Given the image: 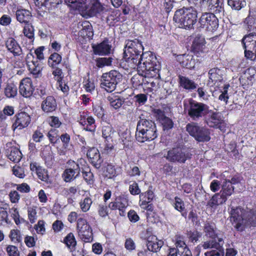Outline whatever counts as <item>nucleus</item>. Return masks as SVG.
<instances>
[{
	"label": "nucleus",
	"instance_id": "obj_50",
	"mask_svg": "<svg viewBox=\"0 0 256 256\" xmlns=\"http://www.w3.org/2000/svg\"><path fill=\"white\" fill-rule=\"evenodd\" d=\"M40 156L47 166L51 168L54 161V156L52 152L50 150H44L42 152Z\"/></svg>",
	"mask_w": 256,
	"mask_h": 256
},
{
	"label": "nucleus",
	"instance_id": "obj_38",
	"mask_svg": "<svg viewBox=\"0 0 256 256\" xmlns=\"http://www.w3.org/2000/svg\"><path fill=\"white\" fill-rule=\"evenodd\" d=\"M7 156L10 160L18 162L22 158V154L16 147H12L8 150Z\"/></svg>",
	"mask_w": 256,
	"mask_h": 256
},
{
	"label": "nucleus",
	"instance_id": "obj_62",
	"mask_svg": "<svg viewBox=\"0 0 256 256\" xmlns=\"http://www.w3.org/2000/svg\"><path fill=\"white\" fill-rule=\"evenodd\" d=\"M10 222L8 218V214L6 208H0V224H8Z\"/></svg>",
	"mask_w": 256,
	"mask_h": 256
},
{
	"label": "nucleus",
	"instance_id": "obj_57",
	"mask_svg": "<svg viewBox=\"0 0 256 256\" xmlns=\"http://www.w3.org/2000/svg\"><path fill=\"white\" fill-rule=\"evenodd\" d=\"M78 234L80 238L84 242H90L93 240L92 228H90V230H86L82 233L80 232Z\"/></svg>",
	"mask_w": 256,
	"mask_h": 256
},
{
	"label": "nucleus",
	"instance_id": "obj_19",
	"mask_svg": "<svg viewBox=\"0 0 256 256\" xmlns=\"http://www.w3.org/2000/svg\"><path fill=\"white\" fill-rule=\"evenodd\" d=\"M143 50L144 46L142 42L138 39L128 40L126 42L124 54L130 58L132 53L140 54Z\"/></svg>",
	"mask_w": 256,
	"mask_h": 256
},
{
	"label": "nucleus",
	"instance_id": "obj_1",
	"mask_svg": "<svg viewBox=\"0 0 256 256\" xmlns=\"http://www.w3.org/2000/svg\"><path fill=\"white\" fill-rule=\"evenodd\" d=\"M230 214V220L236 230H246L250 234L256 232V207L250 210L232 207Z\"/></svg>",
	"mask_w": 256,
	"mask_h": 256
},
{
	"label": "nucleus",
	"instance_id": "obj_28",
	"mask_svg": "<svg viewBox=\"0 0 256 256\" xmlns=\"http://www.w3.org/2000/svg\"><path fill=\"white\" fill-rule=\"evenodd\" d=\"M94 54L99 56L108 55L110 53L112 46L108 40H105L102 42L92 46Z\"/></svg>",
	"mask_w": 256,
	"mask_h": 256
},
{
	"label": "nucleus",
	"instance_id": "obj_52",
	"mask_svg": "<svg viewBox=\"0 0 256 256\" xmlns=\"http://www.w3.org/2000/svg\"><path fill=\"white\" fill-rule=\"evenodd\" d=\"M228 4L232 10H239L246 5V2L244 0H228Z\"/></svg>",
	"mask_w": 256,
	"mask_h": 256
},
{
	"label": "nucleus",
	"instance_id": "obj_15",
	"mask_svg": "<svg viewBox=\"0 0 256 256\" xmlns=\"http://www.w3.org/2000/svg\"><path fill=\"white\" fill-rule=\"evenodd\" d=\"M245 56L251 60L256 59V33L245 35L242 40Z\"/></svg>",
	"mask_w": 256,
	"mask_h": 256
},
{
	"label": "nucleus",
	"instance_id": "obj_56",
	"mask_svg": "<svg viewBox=\"0 0 256 256\" xmlns=\"http://www.w3.org/2000/svg\"><path fill=\"white\" fill-rule=\"evenodd\" d=\"M92 203V199L89 197H86L83 200H82L80 202V209L83 212H88Z\"/></svg>",
	"mask_w": 256,
	"mask_h": 256
},
{
	"label": "nucleus",
	"instance_id": "obj_48",
	"mask_svg": "<svg viewBox=\"0 0 256 256\" xmlns=\"http://www.w3.org/2000/svg\"><path fill=\"white\" fill-rule=\"evenodd\" d=\"M92 228L88 222L84 218H79L77 220L76 230L78 233L83 232L90 230Z\"/></svg>",
	"mask_w": 256,
	"mask_h": 256
},
{
	"label": "nucleus",
	"instance_id": "obj_8",
	"mask_svg": "<svg viewBox=\"0 0 256 256\" xmlns=\"http://www.w3.org/2000/svg\"><path fill=\"white\" fill-rule=\"evenodd\" d=\"M65 2L76 9L88 10L92 15L100 14L104 7L100 0H64Z\"/></svg>",
	"mask_w": 256,
	"mask_h": 256
},
{
	"label": "nucleus",
	"instance_id": "obj_55",
	"mask_svg": "<svg viewBox=\"0 0 256 256\" xmlns=\"http://www.w3.org/2000/svg\"><path fill=\"white\" fill-rule=\"evenodd\" d=\"M112 62V58H100L96 60V66L102 68L105 66H108L111 65Z\"/></svg>",
	"mask_w": 256,
	"mask_h": 256
},
{
	"label": "nucleus",
	"instance_id": "obj_47",
	"mask_svg": "<svg viewBox=\"0 0 256 256\" xmlns=\"http://www.w3.org/2000/svg\"><path fill=\"white\" fill-rule=\"evenodd\" d=\"M108 98L110 106L116 110L120 108L124 102L123 98L113 94L109 96Z\"/></svg>",
	"mask_w": 256,
	"mask_h": 256
},
{
	"label": "nucleus",
	"instance_id": "obj_13",
	"mask_svg": "<svg viewBox=\"0 0 256 256\" xmlns=\"http://www.w3.org/2000/svg\"><path fill=\"white\" fill-rule=\"evenodd\" d=\"M165 158L172 162L184 164L187 160L192 158V154L188 148L176 147L170 150Z\"/></svg>",
	"mask_w": 256,
	"mask_h": 256
},
{
	"label": "nucleus",
	"instance_id": "obj_26",
	"mask_svg": "<svg viewBox=\"0 0 256 256\" xmlns=\"http://www.w3.org/2000/svg\"><path fill=\"white\" fill-rule=\"evenodd\" d=\"M178 78L180 86L185 91L192 92L198 88V84L188 77L180 75Z\"/></svg>",
	"mask_w": 256,
	"mask_h": 256
},
{
	"label": "nucleus",
	"instance_id": "obj_7",
	"mask_svg": "<svg viewBox=\"0 0 256 256\" xmlns=\"http://www.w3.org/2000/svg\"><path fill=\"white\" fill-rule=\"evenodd\" d=\"M194 5L198 10L210 11L220 16L224 14V0H187Z\"/></svg>",
	"mask_w": 256,
	"mask_h": 256
},
{
	"label": "nucleus",
	"instance_id": "obj_21",
	"mask_svg": "<svg viewBox=\"0 0 256 256\" xmlns=\"http://www.w3.org/2000/svg\"><path fill=\"white\" fill-rule=\"evenodd\" d=\"M62 242L72 253V256H84L82 250L76 251L77 242L73 233L68 234L64 238Z\"/></svg>",
	"mask_w": 256,
	"mask_h": 256
},
{
	"label": "nucleus",
	"instance_id": "obj_4",
	"mask_svg": "<svg viewBox=\"0 0 256 256\" xmlns=\"http://www.w3.org/2000/svg\"><path fill=\"white\" fill-rule=\"evenodd\" d=\"M197 11L192 6L185 7L175 12L173 20L178 26L186 30L194 29L197 20Z\"/></svg>",
	"mask_w": 256,
	"mask_h": 256
},
{
	"label": "nucleus",
	"instance_id": "obj_17",
	"mask_svg": "<svg viewBox=\"0 0 256 256\" xmlns=\"http://www.w3.org/2000/svg\"><path fill=\"white\" fill-rule=\"evenodd\" d=\"M128 206V195L121 194L117 196L114 202H110L108 206L112 210H119L120 215L124 216L125 214L126 209Z\"/></svg>",
	"mask_w": 256,
	"mask_h": 256
},
{
	"label": "nucleus",
	"instance_id": "obj_9",
	"mask_svg": "<svg viewBox=\"0 0 256 256\" xmlns=\"http://www.w3.org/2000/svg\"><path fill=\"white\" fill-rule=\"evenodd\" d=\"M220 192L215 194L208 202V205L214 208L224 203L234 192V186L229 182V180H224L221 186Z\"/></svg>",
	"mask_w": 256,
	"mask_h": 256
},
{
	"label": "nucleus",
	"instance_id": "obj_44",
	"mask_svg": "<svg viewBox=\"0 0 256 256\" xmlns=\"http://www.w3.org/2000/svg\"><path fill=\"white\" fill-rule=\"evenodd\" d=\"M114 130L113 128L110 125L104 126L102 128V136L104 140L108 142L113 140V135Z\"/></svg>",
	"mask_w": 256,
	"mask_h": 256
},
{
	"label": "nucleus",
	"instance_id": "obj_60",
	"mask_svg": "<svg viewBox=\"0 0 256 256\" xmlns=\"http://www.w3.org/2000/svg\"><path fill=\"white\" fill-rule=\"evenodd\" d=\"M184 59L182 62V64L183 66L188 69H191L194 68V62L192 60V56H187L186 57L184 56Z\"/></svg>",
	"mask_w": 256,
	"mask_h": 256
},
{
	"label": "nucleus",
	"instance_id": "obj_14",
	"mask_svg": "<svg viewBox=\"0 0 256 256\" xmlns=\"http://www.w3.org/2000/svg\"><path fill=\"white\" fill-rule=\"evenodd\" d=\"M76 162L69 160L66 163V168L64 171L62 177L66 182H70L78 178L80 173V167L82 166V160Z\"/></svg>",
	"mask_w": 256,
	"mask_h": 256
},
{
	"label": "nucleus",
	"instance_id": "obj_33",
	"mask_svg": "<svg viewBox=\"0 0 256 256\" xmlns=\"http://www.w3.org/2000/svg\"><path fill=\"white\" fill-rule=\"evenodd\" d=\"M82 166L80 167V172H82V177L88 184H92L94 182V174L84 159H82Z\"/></svg>",
	"mask_w": 256,
	"mask_h": 256
},
{
	"label": "nucleus",
	"instance_id": "obj_10",
	"mask_svg": "<svg viewBox=\"0 0 256 256\" xmlns=\"http://www.w3.org/2000/svg\"><path fill=\"white\" fill-rule=\"evenodd\" d=\"M122 78V74L116 70L104 73L101 78L100 87L107 92H111L114 90Z\"/></svg>",
	"mask_w": 256,
	"mask_h": 256
},
{
	"label": "nucleus",
	"instance_id": "obj_37",
	"mask_svg": "<svg viewBox=\"0 0 256 256\" xmlns=\"http://www.w3.org/2000/svg\"><path fill=\"white\" fill-rule=\"evenodd\" d=\"M141 56V53L140 54L132 53V56L128 58V56L124 54V58L130 68H138L140 62Z\"/></svg>",
	"mask_w": 256,
	"mask_h": 256
},
{
	"label": "nucleus",
	"instance_id": "obj_31",
	"mask_svg": "<svg viewBox=\"0 0 256 256\" xmlns=\"http://www.w3.org/2000/svg\"><path fill=\"white\" fill-rule=\"evenodd\" d=\"M206 47V40L204 36L200 34L195 35L192 40V48L195 53L202 52Z\"/></svg>",
	"mask_w": 256,
	"mask_h": 256
},
{
	"label": "nucleus",
	"instance_id": "obj_49",
	"mask_svg": "<svg viewBox=\"0 0 256 256\" xmlns=\"http://www.w3.org/2000/svg\"><path fill=\"white\" fill-rule=\"evenodd\" d=\"M120 142L122 143L124 146H128V142L131 141V136L130 132L128 130H120L118 131Z\"/></svg>",
	"mask_w": 256,
	"mask_h": 256
},
{
	"label": "nucleus",
	"instance_id": "obj_16",
	"mask_svg": "<svg viewBox=\"0 0 256 256\" xmlns=\"http://www.w3.org/2000/svg\"><path fill=\"white\" fill-rule=\"evenodd\" d=\"M204 117V122L208 126L218 128L221 131L226 130V124L220 113L214 112L208 109V112Z\"/></svg>",
	"mask_w": 256,
	"mask_h": 256
},
{
	"label": "nucleus",
	"instance_id": "obj_18",
	"mask_svg": "<svg viewBox=\"0 0 256 256\" xmlns=\"http://www.w3.org/2000/svg\"><path fill=\"white\" fill-rule=\"evenodd\" d=\"M209 80L208 84L210 86L215 85L219 86L220 84H222L225 77V70L214 68H211L208 71Z\"/></svg>",
	"mask_w": 256,
	"mask_h": 256
},
{
	"label": "nucleus",
	"instance_id": "obj_2",
	"mask_svg": "<svg viewBox=\"0 0 256 256\" xmlns=\"http://www.w3.org/2000/svg\"><path fill=\"white\" fill-rule=\"evenodd\" d=\"M206 236L211 240L204 242L202 247L204 249L215 248L204 253L205 256H224V252L223 247L224 240L216 233L214 226L206 223L204 226Z\"/></svg>",
	"mask_w": 256,
	"mask_h": 256
},
{
	"label": "nucleus",
	"instance_id": "obj_6",
	"mask_svg": "<svg viewBox=\"0 0 256 256\" xmlns=\"http://www.w3.org/2000/svg\"><path fill=\"white\" fill-rule=\"evenodd\" d=\"M184 112L194 120H198L205 116L208 112L209 106L203 103L198 102L192 98H186L184 100Z\"/></svg>",
	"mask_w": 256,
	"mask_h": 256
},
{
	"label": "nucleus",
	"instance_id": "obj_46",
	"mask_svg": "<svg viewBox=\"0 0 256 256\" xmlns=\"http://www.w3.org/2000/svg\"><path fill=\"white\" fill-rule=\"evenodd\" d=\"M17 87L14 83H8L4 88V94L8 98H12L17 94Z\"/></svg>",
	"mask_w": 256,
	"mask_h": 256
},
{
	"label": "nucleus",
	"instance_id": "obj_29",
	"mask_svg": "<svg viewBox=\"0 0 256 256\" xmlns=\"http://www.w3.org/2000/svg\"><path fill=\"white\" fill-rule=\"evenodd\" d=\"M146 77H147L146 80L145 81V84L144 87V91L147 92H156L157 90L159 88V82L160 75L159 74V76H154V77H149L147 76L144 74Z\"/></svg>",
	"mask_w": 256,
	"mask_h": 256
},
{
	"label": "nucleus",
	"instance_id": "obj_32",
	"mask_svg": "<svg viewBox=\"0 0 256 256\" xmlns=\"http://www.w3.org/2000/svg\"><path fill=\"white\" fill-rule=\"evenodd\" d=\"M16 16L18 22L25 25L30 23L32 16L28 10L18 8L16 12Z\"/></svg>",
	"mask_w": 256,
	"mask_h": 256
},
{
	"label": "nucleus",
	"instance_id": "obj_22",
	"mask_svg": "<svg viewBox=\"0 0 256 256\" xmlns=\"http://www.w3.org/2000/svg\"><path fill=\"white\" fill-rule=\"evenodd\" d=\"M5 44L8 52L12 54L14 57L24 56L21 46L14 38H8L6 41Z\"/></svg>",
	"mask_w": 256,
	"mask_h": 256
},
{
	"label": "nucleus",
	"instance_id": "obj_36",
	"mask_svg": "<svg viewBox=\"0 0 256 256\" xmlns=\"http://www.w3.org/2000/svg\"><path fill=\"white\" fill-rule=\"evenodd\" d=\"M244 23L248 31L256 30V10H250L249 14L245 19Z\"/></svg>",
	"mask_w": 256,
	"mask_h": 256
},
{
	"label": "nucleus",
	"instance_id": "obj_51",
	"mask_svg": "<svg viewBox=\"0 0 256 256\" xmlns=\"http://www.w3.org/2000/svg\"><path fill=\"white\" fill-rule=\"evenodd\" d=\"M116 150L113 140H112V141L108 142L104 140V154L112 156H115Z\"/></svg>",
	"mask_w": 256,
	"mask_h": 256
},
{
	"label": "nucleus",
	"instance_id": "obj_12",
	"mask_svg": "<svg viewBox=\"0 0 256 256\" xmlns=\"http://www.w3.org/2000/svg\"><path fill=\"white\" fill-rule=\"evenodd\" d=\"M209 12H204L198 20V28L207 32L216 31L218 27V16L221 17L215 12L209 11Z\"/></svg>",
	"mask_w": 256,
	"mask_h": 256
},
{
	"label": "nucleus",
	"instance_id": "obj_27",
	"mask_svg": "<svg viewBox=\"0 0 256 256\" xmlns=\"http://www.w3.org/2000/svg\"><path fill=\"white\" fill-rule=\"evenodd\" d=\"M30 120V117L27 113L25 112L18 113L16 115V118L12 125V127L14 130L16 128L22 130L28 126Z\"/></svg>",
	"mask_w": 256,
	"mask_h": 256
},
{
	"label": "nucleus",
	"instance_id": "obj_64",
	"mask_svg": "<svg viewBox=\"0 0 256 256\" xmlns=\"http://www.w3.org/2000/svg\"><path fill=\"white\" fill-rule=\"evenodd\" d=\"M84 86L86 90L92 93L94 90L95 85L94 80L89 78L86 79L84 81Z\"/></svg>",
	"mask_w": 256,
	"mask_h": 256
},
{
	"label": "nucleus",
	"instance_id": "obj_11",
	"mask_svg": "<svg viewBox=\"0 0 256 256\" xmlns=\"http://www.w3.org/2000/svg\"><path fill=\"white\" fill-rule=\"evenodd\" d=\"M186 128L188 134L198 142H208L210 140V130L206 126L192 122L188 124Z\"/></svg>",
	"mask_w": 256,
	"mask_h": 256
},
{
	"label": "nucleus",
	"instance_id": "obj_30",
	"mask_svg": "<svg viewBox=\"0 0 256 256\" xmlns=\"http://www.w3.org/2000/svg\"><path fill=\"white\" fill-rule=\"evenodd\" d=\"M163 245L164 242L162 240H158L155 236H150L147 238V248L148 250L152 252H158Z\"/></svg>",
	"mask_w": 256,
	"mask_h": 256
},
{
	"label": "nucleus",
	"instance_id": "obj_45",
	"mask_svg": "<svg viewBox=\"0 0 256 256\" xmlns=\"http://www.w3.org/2000/svg\"><path fill=\"white\" fill-rule=\"evenodd\" d=\"M62 60V56L55 52L50 55L48 60V64L52 68H56V66H58L60 64Z\"/></svg>",
	"mask_w": 256,
	"mask_h": 256
},
{
	"label": "nucleus",
	"instance_id": "obj_34",
	"mask_svg": "<svg viewBox=\"0 0 256 256\" xmlns=\"http://www.w3.org/2000/svg\"><path fill=\"white\" fill-rule=\"evenodd\" d=\"M42 109L45 112H51L54 111L57 104L54 96H48L42 103Z\"/></svg>",
	"mask_w": 256,
	"mask_h": 256
},
{
	"label": "nucleus",
	"instance_id": "obj_24",
	"mask_svg": "<svg viewBox=\"0 0 256 256\" xmlns=\"http://www.w3.org/2000/svg\"><path fill=\"white\" fill-rule=\"evenodd\" d=\"M155 116L162 126L164 130H169L174 126L172 120L165 116L164 112L160 109L154 110Z\"/></svg>",
	"mask_w": 256,
	"mask_h": 256
},
{
	"label": "nucleus",
	"instance_id": "obj_40",
	"mask_svg": "<svg viewBox=\"0 0 256 256\" xmlns=\"http://www.w3.org/2000/svg\"><path fill=\"white\" fill-rule=\"evenodd\" d=\"M28 67L30 71L35 76V78H38L41 75L42 69V64L37 60H32V62L28 64Z\"/></svg>",
	"mask_w": 256,
	"mask_h": 256
},
{
	"label": "nucleus",
	"instance_id": "obj_58",
	"mask_svg": "<svg viewBox=\"0 0 256 256\" xmlns=\"http://www.w3.org/2000/svg\"><path fill=\"white\" fill-rule=\"evenodd\" d=\"M254 78L253 76H250V74L246 71L239 78L240 84L243 86L250 84L252 80Z\"/></svg>",
	"mask_w": 256,
	"mask_h": 256
},
{
	"label": "nucleus",
	"instance_id": "obj_43",
	"mask_svg": "<svg viewBox=\"0 0 256 256\" xmlns=\"http://www.w3.org/2000/svg\"><path fill=\"white\" fill-rule=\"evenodd\" d=\"M154 194L152 190H148L147 192L140 194V205L144 206L150 203L154 198Z\"/></svg>",
	"mask_w": 256,
	"mask_h": 256
},
{
	"label": "nucleus",
	"instance_id": "obj_23",
	"mask_svg": "<svg viewBox=\"0 0 256 256\" xmlns=\"http://www.w3.org/2000/svg\"><path fill=\"white\" fill-rule=\"evenodd\" d=\"M86 155L90 163L96 168L99 169L101 167L103 159L101 158L98 148L94 147L89 148Z\"/></svg>",
	"mask_w": 256,
	"mask_h": 256
},
{
	"label": "nucleus",
	"instance_id": "obj_59",
	"mask_svg": "<svg viewBox=\"0 0 256 256\" xmlns=\"http://www.w3.org/2000/svg\"><path fill=\"white\" fill-rule=\"evenodd\" d=\"M10 237L14 242H20L22 240L20 232L18 230H12L10 231Z\"/></svg>",
	"mask_w": 256,
	"mask_h": 256
},
{
	"label": "nucleus",
	"instance_id": "obj_41",
	"mask_svg": "<svg viewBox=\"0 0 256 256\" xmlns=\"http://www.w3.org/2000/svg\"><path fill=\"white\" fill-rule=\"evenodd\" d=\"M105 176L108 178H112L116 176L120 172V168H116L112 164H108L104 170Z\"/></svg>",
	"mask_w": 256,
	"mask_h": 256
},
{
	"label": "nucleus",
	"instance_id": "obj_61",
	"mask_svg": "<svg viewBox=\"0 0 256 256\" xmlns=\"http://www.w3.org/2000/svg\"><path fill=\"white\" fill-rule=\"evenodd\" d=\"M14 212L12 214V216L17 226L20 225L21 224L26 223L27 224V222L24 220L23 218H20L18 211L16 208L12 209Z\"/></svg>",
	"mask_w": 256,
	"mask_h": 256
},
{
	"label": "nucleus",
	"instance_id": "obj_5",
	"mask_svg": "<svg viewBox=\"0 0 256 256\" xmlns=\"http://www.w3.org/2000/svg\"><path fill=\"white\" fill-rule=\"evenodd\" d=\"M158 136L155 123L150 120L142 118L138 121L136 132V138L140 142L151 141Z\"/></svg>",
	"mask_w": 256,
	"mask_h": 256
},
{
	"label": "nucleus",
	"instance_id": "obj_35",
	"mask_svg": "<svg viewBox=\"0 0 256 256\" xmlns=\"http://www.w3.org/2000/svg\"><path fill=\"white\" fill-rule=\"evenodd\" d=\"M171 204L175 210L181 213L183 217L185 218H186V210L185 208L184 202L181 198L176 196L174 200H171Z\"/></svg>",
	"mask_w": 256,
	"mask_h": 256
},
{
	"label": "nucleus",
	"instance_id": "obj_42",
	"mask_svg": "<svg viewBox=\"0 0 256 256\" xmlns=\"http://www.w3.org/2000/svg\"><path fill=\"white\" fill-rule=\"evenodd\" d=\"M146 78L147 77H146L144 74L138 72V74L132 77L131 82L134 87L137 88L141 86L144 88Z\"/></svg>",
	"mask_w": 256,
	"mask_h": 256
},
{
	"label": "nucleus",
	"instance_id": "obj_25",
	"mask_svg": "<svg viewBox=\"0 0 256 256\" xmlns=\"http://www.w3.org/2000/svg\"><path fill=\"white\" fill-rule=\"evenodd\" d=\"M20 92L22 96L25 98H30L32 96L34 91L32 81L30 78H23L20 84Z\"/></svg>",
	"mask_w": 256,
	"mask_h": 256
},
{
	"label": "nucleus",
	"instance_id": "obj_3",
	"mask_svg": "<svg viewBox=\"0 0 256 256\" xmlns=\"http://www.w3.org/2000/svg\"><path fill=\"white\" fill-rule=\"evenodd\" d=\"M140 62L138 67V72L147 76H159L160 64L156 55L148 51L142 52Z\"/></svg>",
	"mask_w": 256,
	"mask_h": 256
},
{
	"label": "nucleus",
	"instance_id": "obj_63",
	"mask_svg": "<svg viewBox=\"0 0 256 256\" xmlns=\"http://www.w3.org/2000/svg\"><path fill=\"white\" fill-rule=\"evenodd\" d=\"M196 92L200 100H208L210 96L204 87L198 88Z\"/></svg>",
	"mask_w": 256,
	"mask_h": 256
},
{
	"label": "nucleus",
	"instance_id": "obj_54",
	"mask_svg": "<svg viewBox=\"0 0 256 256\" xmlns=\"http://www.w3.org/2000/svg\"><path fill=\"white\" fill-rule=\"evenodd\" d=\"M23 32L25 36L28 38L30 40H34V28L30 23L25 24L23 30Z\"/></svg>",
	"mask_w": 256,
	"mask_h": 256
},
{
	"label": "nucleus",
	"instance_id": "obj_20",
	"mask_svg": "<svg viewBox=\"0 0 256 256\" xmlns=\"http://www.w3.org/2000/svg\"><path fill=\"white\" fill-rule=\"evenodd\" d=\"M79 123L82 126L84 130L86 131L94 132L96 130L95 120L89 115L87 111L80 112Z\"/></svg>",
	"mask_w": 256,
	"mask_h": 256
},
{
	"label": "nucleus",
	"instance_id": "obj_39",
	"mask_svg": "<svg viewBox=\"0 0 256 256\" xmlns=\"http://www.w3.org/2000/svg\"><path fill=\"white\" fill-rule=\"evenodd\" d=\"M230 84H224L222 86L218 87V92L220 94L218 96V100L220 102H222L224 104H226L228 102L229 99V95L228 94V89L230 88Z\"/></svg>",
	"mask_w": 256,
	"mask_h": 256
},
{
	"label": "nucleus",
	"instance_id": "obj_53",
	"mask_svg": "<svg viewBox=\"0 0 256 256\" xmlns=\"http://www.w3.org/2000/svg\"><path fill=\"white\" fill-rule=\"evenodd\" d=\"M82 33L89 39L92 38L94 33L92 25L88 22H85L82 25Z\"/></svg>",
	"mask_w": 256,
	"mask_h": 256
}]
</instances>
